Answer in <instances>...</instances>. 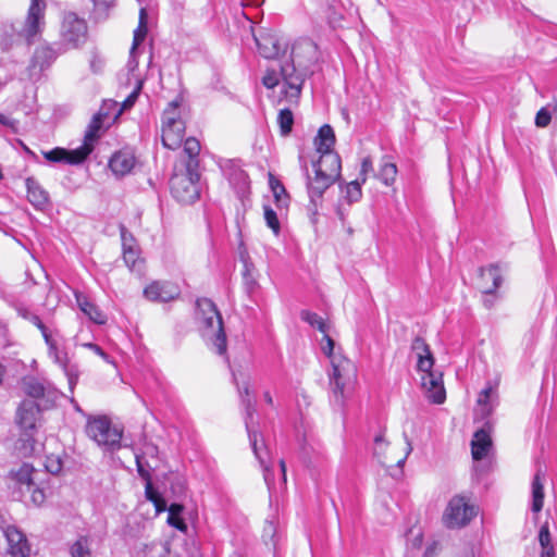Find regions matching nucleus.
Wrapping results in <instances>:
<instances>
[{"label": "nucleus", "mask_w": 557, "mask_h": 557, "mask_svg": "<svg viewBox=\"0 0 557 557\" xmlns=\"http://www.w3.org/2000/svg\"><path fill=\"white\" fill-rule=\"evenodd\" d=\"M88 39V26L75 12H64L60 25V46L64 50L81 48Z\"/></svg>", "instance_id": "0eeeda50"}, {"label": "nucleus", "mask_w": 557, "mask_h": 557, "mask_svg": "<svg viewBox=\"0 0 557 557\" xmlns=\"http://www.w3.org/2000/svg\"><path fill=\"white\" fill-rule=\"evenodd\" d=\"M335 144V134L333 128L329 124H324L320 127L318 135L314 138V146L317 152L326 153V151H334L333 146Z\"/></svg>", "instance_id": "bb28decb"}, {"label": "nucleus", "mask_w": 557, "mask_h": 557, "mask_svg": "<svg viewBox=\"0 0 557 557\" xmlns=\"http://www.w3.org/2000/svg\"><path fill=\"white\" fill-rule=\"evenodd\" d=\"M411 350L416 354L418 362L417 368L421 375V386L425 392L426 398L433 404H443L446 399V392L443 384L441 372H434V358L430 346L425 341L417 336L411 343Z\"/></svg>", "instance_id": "7ed1b4c3"}, {"label": "nucleus", "mask_w": 557, "mask_h": 557, "mask_svg": "<svg viewBox=\"0 0 557 557\" xmlns=\"http://www.w3.org/2000/svg\"><path fill=\"white\" fill-rule=\"evenodd\" d=\"M183 103V98L177 96L174 100H172L168 107L164 109L161 117L162 125H173L176 122H184L181 116V107Z\"/></svg>", "instance_id": "c85d7f7f"}, {"label": "nucleus", "mask_w": 557, "mask_h": 557, "mask_svg": "<svg viewBox=\"0 0 557 557\" xmlns=\"http://www.w3.org/2000/svg\"><path fill=\"white\" fill-rule=\"evenodd\" d=\"M42 337L48 346L49 357H51L53 361L63 370L65 376L67 377L69 386L71 391H73L74 386L77 384L79 376L77 366L71 363L67 354L58 348L57 343L52 338L50 333L46 334Z\"/></svg>", "instance_id": "f8f14e48"}, {"label": "nucleus", "mask_w": 557, "mask_h": 557, "mask_svg": "<svg viewBox=\"0 0 557 557\" xmlns=\"http://www.w3.org/2000/svg\"><path fill=\"white\" fill-rule=\"evenodd\" d=\"M264 220L267 225L273 231L275 235L280 233L281 224L276 212L270 206H263Z\"/></svg>", "instance_id": "37998d69"}, {"label": "nucleus", "mask_w": 557, "mask_h": 557, "mask_svg": "<svg viewBox=\"0 0 557 557\" xmlns=\"http://www.w3.org/2000/svg\"><path fill=\"white\" fill-rule=\"evenodd\" d=\"M148 557H175L171 553L169 542L153 543L148 552Z\"/></svg>", "instance_id": "a19ab883"}, {"label": "nucleus", "mask_w": 557, "mask_h": 557, "mask_svg": "<svg viewBox=\"0 0 557 557\" xmlns=\"http://www.w3.org/2000/svg\"><path fill=\"white\" fill-rule=\"evenodd\" d=\"M79 309L96 324L102 325L107 322L106 314L92 304L85 295L75 294Z\"/></svg>", "instance_id": "a878e982"}, {"label": "nucleus", "mask_w": 557, "mask_h": 557, "mask_svg": "<svg viewBox=\"0 0 557 557\" xmlns=\"http://www.w3.org/2000/svg\"><path fill=\"white\" fill-rule=\"evenodd\" d=\"M253 37L258 52L265 59H274L287 49V42L275 34L260 32Z\"/></svg>", "instance_id": "ddd939ff"}, {"label": "nucleus", "mask_w": 557, "mask_h": 557, "mask_svg": "<svg viewBox=\"0 0 557 557\" xmlns=\"http://www.w3.org/2000/svg\"><path fill=\"white\" fill-rule=\"evenodd\" d=\"M184 153L188 157L185 168L187 171L198 170L199 168V152L201 149L200 143L195 137H188L184 141Z\"/></svg>", "instance_id": "cd10ccee"}, {"label": "nucleus", "mask_w": 557, "mask_h": 557, "mask_svg": "<svg viewBox=\"0 0 557 557\" xmlns=\"http://www.w3.org/2000/svg\"><path fill=\"white\" fill-rule=\"evenodd\" d=\"M147 35V11L145 8H141L139 11V24L137 28L134 30L133 38V50H136L137 47L144 41Z\"/></svg>", "instance_id": "2f4dec72"}, {"label": "nucleus", "mask_w": 557, "mask_h": 557, "mask_svg": "<svg viewBox=\"0 0 557 557\" xmlns=\"http://www.w3.org/2000/svg\"><path fill=\"white\" fill-rule=\"evenodd\" d=\"M492 449V440L490 434L484 430H478L471 441V454L473 460H482L487 457Z\"/></svg>", "instance_id": "393cba45"}, {"label": "nucleus", "mask_w": 557, "mask_h": 557, "mask_svg": "<svg viewBox=\"0 0 557 557\" xmlns=\"http://www.w3.org/2000/svg\"><path fill=\"white\" fill-rule=\"evenodd\" d=\"M44 158L51 163H64V164H81L87 157V149H73L67 150L65 148L57 147L49 151L42 152Z\"/></svg>", "instance_id": "f3484780"}, {"label": "nucleus", "mask_w": 557, "mask_h": 557, "mask_svg": "<svg viewBox=\"0 0 557 557\" xmlns=\"http://www.w3.org/2000/svg\"><path fill=\"white\" fill-rule=\"evenodd\" d=\"M474 516V507L465 497L455 496L449 500L442 519L448 529H457L467 525Z\"/></svg>", "instance_id": "9b49d317"}, {"label": "nucleus", "mask_w": 557, "mask_h": 557, "mask_svg": "<svg viewBox=\"0 0 557 557\" xmlns=\"http://www.w3.org/2000/svg\"><path fill=\"white\" fill-rule=\"evenodd\" d=\"M135 461H136V468L138 475L141 478V470L147 472L148 475H151V472L154 471L158 468V463H151L148 459L145 458V455H138V453H135Z\"/></svg>", "instance_id": "c03bdc74"}, {"label": "nucleus", "mask_w": 557, "mask_h": 557, "mask_svg": "<svg viewBox=\"0 0 557 557\" xmlns=\"http://www.w3.org/2000/svg\"><path fill=\"white\" fill-rule=\"evenodd\" d=\"M317 59V46L305 39L296 42L292 49L290 62L281 65V76L287 87L285 95L298 99L306 77L312 73L310 64Z\"/></svg>", "instance_id": "f03ea898"}, {"label": "nucleus", "mask_w": 557, "mask_h": 557, "mask_svg": "<svg viewBox=\"0 0 557 557\" xmlns=\"http://www.w3.org/2000/svg\"><path fill=\"white\" fill-rule=\"evenodd\" d=\"M237 389L240 397V403L245 409V425L249 437L250 446L258 461L263 469V478L269 488L274 484V473L270 465H268L269 451L264 445L263 436L253 426V414L256 412V403L253 397L250 395L249 385L245 383L240 386L237 383Z\"/></svg>", "instance_id": "39448f33"}, {"label": "nucleus", "mask_w": 557, "mask_h": 557, "mask_svg": "<svg viewBox=\"0 0 557 557\" xmlns=\"http://www.w3.org/2000/svg\"><path fill=\"white\" fill-rule=\"evenodd\" d=\"M323 342L324 344H322V350L330 358V361L336 355H342L339 351H334L335 343L332 339V337L327 334V332L323 333Z\"/></svg>", "instance_id": "8fccbe9b"}, {"label": "nucleus", "mask_w": 557, "mask_h": 557, "mask_svg": "<svg viewBox=\"0 0 557 557\" xmlns=\"http://www.w3.org/2000/svg\"><path fill=\"white\" fill-rule=\"evenodd\" d=\"M39 413L40 404L35 400L25 399L18 406L16 422L27 436L32 435L30 433L36 429Z\"/></svg>", "instance_id": "dca6fc26"}, {"label": "nucleus", "mask_w": 557, "mask_h": 557, "mask_svg": "<svg viewBox=\"0 0 557 557\" xmlns=\"http://www.w3.org/2000/svg\"><path fill=\"white\" fill-rule=\"evenodd\" d=\"M84 346L87 347L88 349H90L91 351H94L96 355L100 356L106 361H109L108 354L104 352L103 349L99 345L94 344V343H87V344H84Z\"/></svg>", "instance_id": "052dcab7"}, {"label": "nucleus", "mask_w": 557, "mask_h": 557, "mask_svg": "<svg viewBox=\"0 0 557 557\" xmlns=\"http://www.w3.org/2000/svg\"><path fill=\"white\" fill-rule=\"evenodd\" d=\"M272 193H273L275 202H276V205L278 207L287 206V200H288V196L287 195L284 197V194L280 193L278 188L277 189L276 188L272 189Z\"/></svg>", "instance_id": "e2e57ef3"}, {"label": "nucleus", "mask_w": 557, "mask_h": 557, "mask_svg": "<svg viewBox=\"0 0 557 557\" xmlns=\"http://www.w3.org/2000/svg\"><path fill=\"white\" fill-rule=\"evenodd\" d=\"M482 294H483L482 301H483L484 307L486 309L493 308L498 299L497 293L492 292V293H482Z\"/></svg>", "instance_id": "bf43d9fd"}, {"label": "nucleus", "mask_w": 557, "mask_h": 557, "mask_svg": "<svg viewBox=\"0 0 557 557\" xmlns=\"http://www.w3.org/2000/svg\"><path fill=\"white\" fill-rule=\"evenodd\" d=\"M180 287L169 281H154L144 289V296L150 301L168 302L177 298Z\"/></svg>", "instance_id": "2eb2a0df"}, {"label": "nucleus", "mask_w": 557, "mask_h": 557, "mask_svg": "<svg viewBox=\"0 0 557 557\" xmlns=\"http://www.w3.org/2000/svg\"><path fill=\"white\" fill-rule=\"evenodd\" d=\"M554 115L549 103L547 106L541 108L535 115V125L537 127H546L549 125L552 121V116Z\"/></svg>", "instance_id": "a18cd8bd"}, {"label": "nucleus", "mask_w": 557, "mask_h": 557, "mask_svg": "<svg viewBox=\"0 0 557 557\" xmlns=\"http://www.w3.org/2000/svg\"><path fill=\"white\" fill-rule=\"evenodd\" d=\"M326 14L327 23L332 28L342 26L345 20V10L343 8H337L333 2H330Z\"/></svg>", "instance_id": "e433bc0d"}, {"label": "nucleus", "mask_w": 557, "mask_h": 557, "mask_svg": "<svg viewBox=\"0 0 557 557\" xmlns=\"http://www.w3.org/2000/svg\"><path fill=\"white\" fill-rule=\"evenodd\" d=\"M86 433L106 451H115L121 448L122 431L113 428L107 417L88 419Z\"/></svg>", "instance_id": "6e6552de"}, {"label": "nucleus", "mask_w": 557, "mask_h": 557, "mask_svg": "<svg viewBox=\"0 0 557 557\" xmlns=\"http://www.w3.org/2000/svg\"><path fill=\"white\" fill-rule=\"evenodd\" d=\"M493 393L492 386H487L479 395L478 404L483 407V413L488 414L491 412V407L488 406V401L491 398V395Z\"/></svg>", "instance_id": "3c124183"}, {"label": "nucleus", "mask_w": 557, "mask_h": 557, "mask_svg": "<svg viewBox=\"0 0 557 557\" xmlns=\"http://www.w3.org/2000/svg\"><path fill=\"white\" fill-rule=\"evenodd\" d=\"M24 393L30 397V400L45 399L47 403L52 404L58 396V393L49 384L39 381L36 377L28 376L22 382Z\"/></svg>", "instance_id": "a211bd4d"}, {"label": "nucleus", "mask_w": 557, "mask_h": 557, "mask_svg": "<svg viewBox=\"0 0 557 557\" xmlns=\"http://www.w3.org/2000/svg\"><path fill=\"white\" fill-rule=\"evenodd\" d=\"M123 260L131 271H141L143 260L139 257L138 248L123 251Z\"/></svg>", "instance_id": "4c0bfd02"}, {"label": "nucleus", "mask_w": 557, "mask_h": 557, "mask_svg": "<svg viewBox=\"0 0 557 557\" xmlns=\"http://www.w3.org/2000/svg\"><path fill=\"white\" fill-rule=\"evenodd\" d=\"M136 159L131 151L121 150L115 152L110 161L109 166L111 171L117 176H124L133 170Z\"/></svg>", "instance_id": "b1692460"}, {"label": "nucleus", "mask_w": 557, "mask_h": 557, "mask_svg": "<svg viewBox=\"0 0 557 557\" xmlns=\"http://www.w3.org/2000/svg\"><path fill=\"white\" fill-rule=\"evenodd\" d=\"M539 542L542 548L552 546V536L548 528V523H544L539 532Z\"/></svg>", "instance_id": "864d4df0"}, {"label": "nucleus", "mask_w": 557, "mask_h": 557, "mask_svg": "<svg viewBox=\"0 0 557 557\" xmlns=\"http://www.w3.org/2000/svg\"><path fill=\"white\" fill-rule=\"evenodd\" d=\"M388 443L384 438V434L380 432L374 437L373 456L381 461V457L384 455Z\"/></svg>", "instance_id": "09e8293b"}, {"label": "nucleus", "mask_w": 557, "mask_h": 557, "mask_svg": "<svg viewBox=\"0 0 557 557\" xmlns=\"http://www.w3.org/2000/svg\"><path fill=\"white\" fill-rule=\"evenodd\" d=\"M373 171V163L370 157H364L361 161V169L359 173V180L361 183H366L368 173Z\"/></svg>", "instance_id": "4d7b16f0"}, {"label": "nucleus", "mask_w": 557, "mask_h": 557, "mask_svg": "<svg viewBox=\"0 0 557 557\" xmlns=\"http://www.w3.org/2000/svg\"><path fill=\"white\" fill-rule=\"evenodd\" d=\"M363 183H361V180H359V178L347 184L346 198L349 203L357 202L361 198V196H362L361 185Z\"/></svg>", "instance_id": "79ce46f5"}, {"label": "nucleus", "mask_w": 557, "mask_h": 557, "mask_svg": "<svg viewBox=\"0 0 557 557\" xmlns=\"http://www.w3.org/2000/svg\"><path fill=\"white\" fill-rule=\"evenodd\" d=\"M162 144L165 148L175 150L181 147L185 136V123L176 122V124L162 125Z\"/></svg>", "instance_id": "5701e85b"}, {"label": "nucleus", "mask_w": 557, "mask_h": 557, "mask_svg": "<svg viewBox=\"0 0 557 557\" xmlns=\"http://www.w3.org/2000/svg\"><path fill=\"white\" fill-rule=\"evenodd\" d=\"M300 318L302 321L309 323L312 327L319 330L321 333L329 332L327 324L318 313L311 312L309 310H302L300 312Z\"/></svg>", "instance_id": "72a5a7b5"}, {"label": "nucleus", "mask_w": 557, "mask_h": 557, "mask_svg": "<svg viewBox=\"0 0 557 557\" xmlns=\"http://www.w3.org/2000/svg\"><path fill=\"white\" fill-rule=\"evenodd\" d=\"M332 371L330 373V385L332 388L334 401L341 406L345 388L356 377V367L351 360L343 355H336L331 360Z\"/></svg>", "instance_id": "9d476101"}, {"label": "nucleus", "mask_w": 557, "mask_h": 557, "mask_svg": "<svg viewBox=\"0 0 557 557\" xmlns=\"http://www.w3.org/2000/svg\"><path fill=\"white\" fill-rule=\"evenodd\" d=\"M200 174L198 170L176 172L170 180V189L172 196L181 203L191 205L199 199Z\"/></svg>", "instance_id": "1a4fd4ad"}, {"label": "nucleus", "mask_w": 557, "mask_h": 557, "mask_svg": "<svg viewBox=\"0 0 557 557\" xmlns=\"http://www.w3.org/2000/svg\"><path fill=\"white\" fill-rule=\"evenodd\" d=\"M151 503L153 504L157 512H162V511L166 510V503L161 495L158 496L154 499V502H151Z\"/></svg>", "instance_id": "338daca9"}, {"label": "nucleus", "mask_w": 557, "mask_h": 557, "mask_svg": "<svg viewBox=\"0 0 557 557\" xmlns=\"http://www.w3.org/2000/svg\"><path fill=\"white\" fill-rule=\"evenodd\" d=\"M299 164L306 177V187L310 200L308 211L312 216H317L325 190L341 176L342 160L339 154L335 151L320 153V158L317 161H312L314 177H311L308 163L302 156H299Z\"/></svg>", "instance_id": "f257e3e1"}, {"label": "nucleus", "mask_w": 557, "mask_h": 557, "mask_svg": "<svg viewBox=\"0 0 557 557\" xmlns=\"http://www.w3.org/2000/svg\"><path fill=\"white\" fill-rule=\"evenodd\" d=\"M243 281L248 294H252L258 288V282L255 276V267L248 261H244Z\"/></svg>", "instance_id": "f704fd0d"}, {"label": "nucleus", "mask_w": 557, "mask_h": 557, "mask_svg": "<svg viewBox=\"0 0 557 557\" xmlns=\"http://www.w3.org/2000/svg\"><path fill=\"white\" fill-rule=\"evenodd\" d=\"M200 310L201 335L207 345L220 356H226L227 339L223 320L214 302L208 298L197 301Z\"/></svg>", "instance_id": "423d86ee"}, {"label": "nucleus", "mask_w": 557, "mask_h": 557, "mask_svg": "<svg viewBox=\"0 0 557 557\" xmlns=\"http://www.w3.org/2000/svg\"><path fill=\"white\" fill-rule=\"evenodd\" d=\"M32 473L33 468L29 465L24 463L16 472V480L22 484H26L30 488L34 485Z\"/></svg>", "instance_id": "de8ad7c7"}, {"label": "nucleus", "mask_w": 557, "mask_h": 557, "mask_svg": "<svg viewBox=\"0 0 557 557\" xmlns=\"http://www.w3.org/2000/svg\"><path fill=\"white\" fill-rule=\"evenodd\" d=\"M28 201L38 210H44L49 203L48 191L34 177L25 180Z\"/></svg>", "instance_id": "4be33fe9"}, {"label": "nucleus", "mask_w": 557, "mask_h": 557, "mask_svg": "<svg viewBox=\"0 0 557 557\" xmlns=\"http://www.w3.org/2000/svg\"><path fill=\"white\" fill-rule=\"evenodd\" d=\"M138 455H145L146 459H153L158 463L159 449L154 444L147 443L144 445L143 451Z\"/></svg>", "instance_id": "13d9d810"}, {"label": "nucleus", "mask_w": 557, "mask_h": 557, "mask_svg": "<svg viewBox=\"0 0 557 557\" xmlns=\"http://www.w3.org/2000/svg\"><path fill=\"white\" fill-rule=\"evenodd\" d=\"M397 175V166L395 163L385 162L381 165L379 177L386 185H392Z\"/></svg>", "instance_id": "58836bf2"}, {"label": "nucleus", "mask_w": 557, "mask_h": 557, "mask_svg": "<svg viewBox=\"0 0 557 557\" xmlns=\"http://www.w3.org/2000/svg\"><path fill=\"white\" fill-rule=\"evenodd\" d=\"M137 66H138V61L136 59V50H133V47H132L131 51H129V59L127 62V67L129 71H135V69H137Z\"/></svg>", "instance_id": "69168bd1"}, {"label": "nucleus", "mask_w": 557, "mask_h": 557, "mask_svg": "<svg viewBox=\"0 0 557 557\" xmlns=\"http://www.w3.org/2000/svg\"><path fill=\"white\" fill-rule=\"evenodd\" d=\"M183 509L184 506L181 504H171L170 507L168 508V523L180 531H185L187 529L184 519L181 517Z\"/></svg>", "instance_id": "7c9ffc66"}, {"label": "nucleus", "mask_w": 557, "mask_h": 557, "mask_svg": "<svg viewBox=\"0 0 557 557\" xmlns=\"http://www.w3.org/2000/svg\"><path fill=\"white\" fill-rule=\"evenodd\" d=\"M17 312H18L20 317L29 321L35 326H37L39 329V331L41 332L42 336H45L46 334L49 333L47 326L42 323L40 318L37 314L29 311L27 308L21 307L17 309Z\"/></svg>", "instance_id": "ea45409f"}, {"label": "nucleus", "mask_w": 557, "mask_h": 557, "mask_svg": "<svg viewBox=\"0 0 557 557\" xmlns=\"http://www.w3.org/2000/svg\"><path fill=\"white\" fill-rule=\"evenodd\" d=\"M549 107L552 108L555 119H557V90L554 91L553 99L549 102Z\"/></svg>", "instance_id": "774afa93"}, {"label": "nucleus", "mask_w": 557, "mask_h": 557, "mask_svg": "<svg viewBox=\"0 0 557 557\" xmlns=\"http://www.w3.org/2000/svg\"><path fill=\"white\" fill-rule=\"evenodd\" d=\"M277 123L280 126L281 134L283 136H287L293 128L294 125V114L290 109H282L277 115Z\"/></svg>", "instance_id": "c9c22d12"}, {"label": "nucleus", "mask_w": 557, "mask_h": 557, "mask_svg": "<svg viewBox=\"0 0 557 557\" xmlns=\"http://www.w3.org/2000/svg\"><path fill=\"white\" fill-rule=\"evenodd\" d=\"M140 472H144L141 473V479L145 481V497L149 502H154L160 494L153 487L152 475H148L144 470Z\"/></svg>", "instance_id": "49530a36"}, {"label": "nucleus", "mask_w": 557, "mask_h": 557, "mask_svg": "<svg viewBox=\"0 0 557 557\" xmlns=\"http://www.w3.org/2000/svg\"><path fill=\"white\" fill-rule=\"evenodd\" d=\"M269 184H270L271 190L278 188L280 193H283L284 197L286 196V189H285L284 185L278 180H276L273 175H270Z\"/></svg>", "instance_id": "0e129e2a"}, {"label": "nucleus", "mask_w": 557, "mask_h": 557, "mask_svg": "<svg viewBox=\"0 0 557 557\" xmlns=\"http://www.w3.org/2000/svg\"><path fill=\"white\" fill-rule=\"evenodd\" d=\"M502 283V269L498 264H490L480 269L479 286L482 293L497 292Z\"/></svg>", "instance_id": "412c9836"}, {"label": "nucleus", "mask_w": 557, "mask_h": 557, "mask_svg": "<svg viewBox=\"0 0 557 557\" xmlns=\"http://www.w3.org/2000/svg\"><path fill=\"white\" fill-rule=\"evenodd\" d=\"M72 557H92L90 543L87 536H79L71 546Z\"/></svg>", "instance_id": "473e14b6"}, {"label": "nucleus", "mask_w": 557, "mask_h": 557, "mask_svg": "<svg viewBox=\"0 0 557 557\" xmlns=\"http://www.w3.org/2000/svg\"><path fill=\"white\" fill-rule=\"evenodd\" d=\"M121 238H122V247L123 251L127 249L138 248L135 244V239L132 234H128L124 226H121Z\"/></svg>", "instance_id": "5fc2aeb1"}, {"label": "nucleus", "mask_w": 557, "mask_h": 557, "mask_svg": "<svg viewBox=\"0 0 557 557\" xmlns=\"http://www.w3.org/2000/svg\"><path fill=\"white\" fill-rule=\"evenodd\" d=\"M47 3L45 0H30L24 21H14L3 25V34L8 37V45L26 42L32 45L40 35L46 25Z\"/></svg>", "instance_id": "20e7f679"}, {"label": "nucleus", "mask_w": 557, "mask_h": 557, "mask_svg": "<svg viewBox=\"0 0 557 557\" xmlns=\"http://www.w3.org/2000/svg\"><path fill=\"white\" fill-rule=\"evenodd\" d=\"M58 55L59 51L51 46L42 45L37 47L28 66L30 75L41 74L55 61Z\"/></svg>", "instance_id": "6ab92c4d"}, {"label": "nucleus", "mask_w": 557, "mask_h": 557, "mask_svg": "<svg viewBox=\"0 0 557 557\" xmlns=\"http://www.w3.org/2000/svg\"><path fill=\"white\" fill-rule=\"evenodd\" d=\"M104 65V60L101 58L99 52L97 50L91 51L90 53V60H89V67L91 72L98 74L102 71Z\"/></svg>", "instance_id": "603ef678"}, {"label": "nucleus", "mask_w": 557, "mask_h": 557, "mask_svg": "<svg viewBox=\"0 0 557 557\" xmlns=\"http://www.w3.org/2000/svg\"><path fill=\"white\" fill-rule=\"evenodd\" d=\"M3 534L8 541V553L12 557H27L30 548L26 536L15 527L9 525L3 530Z\"/></svg>", "instance_id": "aec40b11"}, {"label": "nucleus", "mask_w": 557, "mask_h": 557, "mask_svg": "<svg viewBox=\"0 0 557 557\" xmlns=\"http://www.w3.org/2000/svg\"><path fill=\"white\" fill-rule=\"evenodd\" d=\"M300 450L304 461H310V453L314 450L313 446L305 440V442L301 444Z\"/></svg>", "instance_id": "680f3d73"}, {"label": "nucleus", "mask_w": 557, "mask_h": 557, "mask_svg": "<svg viewBox=\"0 0 557 557\" xmlns=\"http://www.w3.org/2000/svg\"><path fill=\"white\" fill-rule=\"evenodd\" d=\"M278 75L275 70L268 71L262 77V84L264 87L272 89L278 84Z\"/></svg>", "instance_id": "6e6d98bb"}, {"label": "nucleus", "mask_w": 557, "mask_h": 557, "mask_svg": "<svg viewBox=\"0 0 557 557\" xmlns=\"http://www.w3.org/2000/svg\"><path fill=\"white\" fill-rule=\"evenodd\" d=\"M109 109L108 103H103V106L99 109V111L92 116L91 121L89 122L85 135L83 145L78 147V149H87L88 156L94 150V145L100 137V131L103 126V123L109 120Z\"/></svg>", "instance_id": "4468645a"}, {"label": "nucleus", "mask_w": 557, "mask_h": 557, "mask_svg": "<svg viewBox=\"0 0 557 557\" xmlns=\"http://www.w3.org/2000/svg\"><path fill=\"white\" fill-rule=\"evenodd\" d=\"M544 486L541 470H537L532 480V511L540 512L543 508Z\"/></svg>", "instance_id": "c756f323"}]
</instances>
